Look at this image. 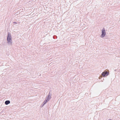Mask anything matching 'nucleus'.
<instances>
[{"mask_svg":"<svg viewBox=\"0 0 120 120\" xmlns=\"http://www.w3.org/2000/svg\"><path fill=\"white\" fill-rule=\"evenodd\" d=\"M7 40L8 44L9 45H12V41L11 34L10 32H8L7 35Z\"/></svg>","mask_w":120,"mask_h":120,"instance_id":"f257e3e1","label":"nucleus"},{"mask_svg":"<svg viewBox=\"0 0 120 120\" xmlns=\"http://www.w3.org/2000/svg\"><path fill=\"white\" fill-rule=\"evenodd\" d=\"M106 32L105 29L103 27L102 30L101 34L100 36V37L101 38H103L106 35Z\"/></svg>","mask_w":120,"mask_h":120,"instance_id":"f03ea898","label":"nucleus"},{"mask_svg":"<svg viewBox=\"0 0 120 120\" xmlns=\"http://www.w3.org/2000/svg\"><path fill=\"white\" fill-rule=\"evenodd\" d=\"M51 95V94L50 92V91L49 92L48 95L46 97L45 99L48 101L52 98Z\"/></svg>","mask_w":120,"mask_h":120,"instance_id":"7ed1b4c3","label":"nucleus"},{"mask_svg":"<svg viewBox=\"0 0 120 120\" xmlns=\"http://www.w3.org/2000/svg\"><path fill=\"white\" fill-rule=\"evenodd\" d=\"M109 72L106 71H105L102 72L101 73V75L103 77H105L108 75H109Z\"/></svg>","mask_w":120,"mask_h":120,"instance_id":"20e7f679","label":"nucleus"},{"mask_svg":"<svg viewBox=\"0 0 120 120\" xmlns=\"http://www.w3.org/2000/svg\"><path fill=\"white\" fill-rule=\"evenodd\" d=\"M10 102L9 100L6 101L5 102V104L6 105H7L10 103Z\"/></svg>","mask_w":120,"mask_h":120,"instance_id":"39448f33","label":"nucleus"},{"mask_svg":"<svg viewBox=\"0 0 120 120\" xmlns=\"http://www.w3.org/2000/svg\"><path fill=\"white\" fill-rule=\"evenodd\" d=\"M48 102V101L46 99H45V100L42 103L44 105H45Z\"/></svg>","mask_w":120,"mask_h":120,"instance_id":"423d86ee","label":"nucleus"},{"mask_svg":"<svg viewBox=\"0 0 120 120\" xmlns=\"http://www.w3.org/2000/svg\"><path fill=\"white\" fill-rule=\"evenodd\" d=\"M44 105L42 103V104H41V107H42L44 105Z\"/></svg>","mask_w":120,"mask_h":120,"instance_id":"0eeeda50","label":"nucleus"},{"mask_svg":"<svg viewBox=\"0 0 120 120\" xmlns=\"http://www.w3.org/2000/svg\"><path fill=\"white\" fill-rule=\"evenodd\" d=\"M13 24H17V22H13Z\"/></svg>","mask_w":120,"mask_h":120,"instance_id":"6e6552de","label":"nucleus"}]
</instances>
